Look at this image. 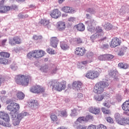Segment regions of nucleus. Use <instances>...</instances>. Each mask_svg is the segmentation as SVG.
<instances>
[{
	"instance_id": "nucleus-1",
	"label": "nucleus",
	"mask_w": 129,
	"mask_h": 129,
	"mask_svg": "<svg viewBox=\"0 0 129 129\" xmlns=\"http://www.w3.org/2000/svg\"><path fill=\"white\" fill-rule=\"evenodd\" d=\"M7 109L10 111V115L13 121V124L16 126V125H19L21 120L25 117V116H28L29 113L23 111L21 113L18 114V111L20 109V104L17 103H11L7 106Z\"/></svg>"
},
{
	"instance_id": "nucleus-2",
	"label": "nucleus",
	"mask_w": 129,
	"mask_h": 129,
	"mask_svg": "<svg viewBox=\"0 0 129 129\" xmlns=\"http://www.w3.org/2000/svg\"><path fill=\"white\" fill-rule=\"evenodd\" d=\"M32 80V77L30 76L19 75L15 78V81L17 84L22 86H28L30 81Z\"/></svg>"
},
{
	"instance_id": "nucleus-3",
	"label": "nucleus",
	"mask_w": 129,
	"mask_h": 129,
	"mask_svg": "<svg viewBox=\"0 0 129 129\" xmlns=\"http://www.w3.org/2000/svg\"><path fill=\"white\" fill-rule=\"evenodd\" d=\"M109 86L108 82L103 81H100L95 85L94 92L96 94H101V93H103L105 88H107Z\"/></svg>"
},
{
	"instance_id": "nucleus-4",
	"label": "nucleus",
	"mask_w": 129,
	"mask_h": 129,
	"mask_svg": "<svg viewBox=\"0 0 129 129\" xmlns=\"http://www.w3.org/2000/svg\"><path fill=\"white\" fill-rule=\"evenodd\" d=\"M96 22L94 20H91L86 22V25L87 27V30L91 33L96 32L98 35H100L99 33L102 32V29L99 26L95 28Z\"/></svg>"
},
{
	"instance_id": "nucleus-5",
	"label": "nucleus",
	"mask_w": 129,
	"mask_h": 129,
	"mask_svg": "<svg viewBox=\"0 0 129 129\" xmlns=\"http://www.w3.org/2000/svg\"><path fill=\"white\" fill-rule=\"evenodd\" d=\"M48 86H50L52 90H56V91L60 92L66 89V84L63 82H58L57 80H53L49 82Z\"/></svg>"
},
{
	"instance_id": "nucleus-6",
	"label": "nucleus",
	"mask_w": 129,
	"mask_h": 129,
	"mask_svg": "<svg viewBox=\"0 0 129 129\" xmlns=\"http://www.w3.org/2000/svg\"><path fill=\"white\" fill-rule=\"evenodd\" d=\"M100 74V72L97 71H89L86 74V77L89 79H96Z\"/></svg>"
},
{
	"instance_id": "nucleus-7",
	"label": "nucleus",
	"mask_w": 129,
	"mask_h": 129,
	"mask_svg": "<svg viewBox=\"0 0 129 129\" xmlns=\"http://www.w3.org/2000/svg\"><path fill=\"white\" fill-rule=\"evenodd\" d=\"M30 91L33 93H43L45 92V88L40 86H35L30 89Z\"/></svg>"
},
{
	"instance_id": "nucleus-8",
	"label": "nucleus",
	"mask_w": 129,
	"mask_h": 129,
	"mask_svg": "<svg viewBox=\"0 0 129 129\" xmlns=\"http://www.w3.org/2000/svg\"><path fill=\"white\" fill-rule=\"evenodd\" d=\"M51 18L53 19H58L61 17V12L58 9L53 10L50 14Z\"/></svg>"
},
{
	"instance_id": "nucleus-9",
	"label": "nucleus",
	"mask_w": 129,
	"mask_h": 129,
	"mask_svg": "<svg viewBox=\"0 0 129 129\" xmlns=\"http://www.w3.org/2000/svg\"><path fill=\"white\" fill-rule=\"evenodd\" d=\"M73 88L74 90L80 91L82 90V83L80 81H75L72 84Z\"/></svg>"
},
{
	"instance_id": "nucleus-10",
	"label": "nucleus",
	"mask_w": 129,
	"mask_h": 129,
	"mask_svg": "<svg viewBox=\"0 0 129 129\" xmlns=\"http://www.w3.org/2000/svg\"><path fill=\"white\" fill-rule=\"evenodd\" d=\"M86 52V50L84 47H77L75 51V54L79 57L84 56Z\"/></svg>"
},
{
	"instance_id": "nucleus-11",
	"label": "nucleus",
	"mask_w": 129,
	"mask_h": 129,
	"mask_svg": "<svg viewBox=\"0 0 129 129\" xmlns=\"http://www.w3.org/2000/svg\"><path fill=\"white\" fill-rule=\"evenodd\" d=\"M119 45H120L119 39L117 38H114L112 39L110 46L111 48H115V47H117V46H119Z\"/></svg>"
},
{
	"instance_id": "nucleus-12",
	"label": "nucleus",
	"mask_w": 129,
	"mask_h": 129,
	"mask_svg": "<svg viewBox=\"0 0 129 129\" xmlns=\"http://www.w3.org/2000/svg\"><path fill=\"white\" fill-rule=\"evenodd\" d=\"M0 118H2L4 121L10 122V116L5 111L0 112Z\"/></svg>"
},
{
	"instance_id": "nucleus-13",
	"label": "nucleus",
	"mask_w": 129,
	"mask_h": 129,
	"mask_svg": "<svg viewBox=\"0 0 129 129\" xmlns=\"http://www.w3.org/2000/svg\"><path fill=\"white\" fill-rule=\"evenodd\" d=\"M29 107L32 109H37L39 107V103L36 100H31L29 102Z\"/></svg>"
},
{
	"instance_id": "nucleus-14",
	"label": "nucleus",
	"mask_w": 129,
	"mask_h": 129,
	"mask_svg": "<svg viewBox=\"0 0 129 129\" xmlns=\"http://www.w3.org/2000/svg\"><path fill=\"white\" fill-rule=\"evenodd\" d=\"M117 74H118V72H117V71H116L115 70H112L109 72V75L110 76H112L114 77V80L115 81H118V80H119V78L117 76Z\"/></svg>"
},
{
	"instance_id": "nucleus-15",
	"label": "nucleus",
	"mask_w": 129,
	"mask_h": 129,
	"mask_svg": "<svg viewBox=\"0 0 129 129\" xmlns=\"http://www.w3.org/2000/svg\"><path fill=\"white\" fill-rule=\"evenodd\" d=\"M39 24L42 26H44L45 28H47V29H50V28H51V26H50V21H49V20L41 19L39 22Z\"/></svg>"
},
{
	"instance_id": "nucleus-16",
	"label": "nucleus",
	"mask_w": 129,
	"mask_h": 129,
	"mask_svg": "<svg viewBox=\"0 0 129 129\" xmlns=\"http://www.w3.org/2000/svg\"><path fill=\"white\" fill-rule=\"evenodd\" d=\"M58 38L56 37H51L50 39V44L53 48H56L58 45Z\"/></svg>"
},
{
	"instance_id": "nucleus-17",
	"label": "nucleus",
	"mask_w": 129,
	"mask_h": 129,
	"mask_svg": "<svg viewBox=\"0 0 129 129\" xmlns=\"http://www.w3.org/2000/svg\"><path fill=\"white\" fill-rule=\"evenodd\" d=\"M57 28L59 31H63L66 28L65 22L59 21L57 23Z\"/></svg>"
},
{
	"instance_id": "nucleus-18",
	"label": "nucleus",
	"mask_w": 129,
	"mask_h": 129,
	"mask_svg": "<svg viewBox=\"0 0 129 129\" xmlns=\"http://www.w3.org/2000/svg\"><path fill=\"white\" fill-rule=\"evenodd\" d=\"M129 13V6L128 7H122L119 11V14L121 16H123L125 14H128Z\"/></svg>"
},
{
	"instance_id": "nucleus-19",
	"label": "nucleus",
	"mask_w": 129,
	"mask_h": 129,
	"mask_svg": "<svg viewBox=\"0 0 129 129\" xmlns=\"http://www.w3.org/2000/svg\"><path fill=\"white\" fill-rule=\"evenodd\" d=\"M89 110L90 112L94 114H98L100 112V109L98 107H91L89 108Z\"/></svg>"
},
{
	"instance_id": "nucleus-20",
	"label": "nucleus",
	"mask_w": 129,
	"mask_h": 129,
	"mask_svg": "<svg viewBox=\"0 0 129 129\" xmlns=\"http://www.w3.org/2000/svg\"><path fill=\"white\" fill-rule=\"evenodd\" d=\"M61 11L64 13H69V14H73L74 13V9L69 7H64L61 9Z\"/></svg>"
},
{
	"instance_id": "nucleus-21",
	"label": "nucleus",
	"mask_w": 129,
	"mask_h": 129,
	"mask_svg": "<svg viewBox=\"0 0 129 129\" xmlns=\"http://www.w3.org/2000/svg\"><path fill=\"white\" fill-rule=\"evenodd\" d=\"M60 46L61 49L62 50H64V51H66V50L69 49V44L66 42L64 41H61L60 43Z\"/></svg>"
},
{
	"instance_id": "nucleus-22",
	"label": "nucleus",
	"mask_w": 129,
	"mask_h": 129,
	"mask_svg": "<svg viewBox=\"0 0 129 129\" xmlns=\"http://www.w3.org/2000/svg\"><path fill=\"white\" fill-rule=\"evenodd\" d=\"M75 28H76L78 31H79L80 32H83V31L85 30V26L83 23H80L75 26Z\"/></svg>"
},
{
	"instance_id": "nucleus-23",
	"label": "nucleus",
	"mask_w": 129,
	"mask_h": 129,
	"mask_svg": "<svg viewBox=\"0 0 129 129\" xmlns=\"http://www.w3.org/2000/svg\"><path fill=\"white\" fill-rule=\"evenodd\" d=\"M73 126H74L76 129H87V126L84 125L77 124V123H74Z\"/></svg>"
},
{
	"instance_id": "nucleus-24",
	"label": "nucleus",
	"mask_w": 129,
	"mask_h": 129,
	"mask_svg": "<svg viewBox=\"0 0 129 129\" xmlns=\"http://www.w3.org/2000/svg\"><path fill=\"white\" fill-rule=\"evenodd\" d=\"M122 108L125 111H129V101H126L122 105Z\"/></svg>"
},
{
	"instance_id": "nucleus-25",
	"label": "nucleus",
	"mask_w": 129,
	"mask_h": 129,
	"mask_svg": "<svg viewBox=\"0 0 129 129\" xmlns=\"http://www.w3.org/2000/svg\"><path fill=\"white\" fill-rule=\"evenodd\" d=\"M103 98H104V95H96L94 96V99L97 102L102 101Z\"/></svg>"
},
{
	"instance_id": "nucleus-26",
	"label": "nucleus",
	"mask_w": 129,
	"mask_h": 129,
	"mask_svg": "<svg viewBox=\"0 0 129 129\" xmlns=\"http://www.w3.org/2000/svg\"><path fill=\"white\" fill-rule=\"evenodd\" d=\"M84 121H86L85 117L82 116L79 117L77 119V120L74 122V123H77V124H79V123H82V122H84Z\"/></svg>"
},
{
	"instance_id": "nucleus-27",
	"label": "nucleus",
	"mask_w": 129,
	"mask_h": 129,
	"mask_svg": "<svg viewBox=\"0 0 129 129\" xmlns=\"http://www.w3.org/2000/svg\"><path fill=\"white\" fill-rule=\"evenodd\" d=\"M40 71L41 72H44V73H47L48 71H49V68H48V66L46 64L42 65L40 68Z\"/></svg>"
},
{
	"instance_id": "nucleus-28",
	"label": "nucleus",
	"mask_w": 129,
	"mask_h": 129,
	"mask_svg": "<svg viewBox=\"0 0 129 129\" xmlns=\"http://www.w3.org/2000/svg\"><path fill=\"white\" fill-rule=\"evenodd\" d=\"M127 49L126 47L122 46L120 49V51L118 52L119 56H123L124 53L126 52Z\"/></svg>"
},
{
	"instance_id": "nucleus-29",
	"label": "nucleus",
	"mask_w": 129,
	"mask_h": 129,
	"mask_svg": "<svg viewBox=\"0 0 129 129\" xmlns=\"http://www.w3.org/2000/svg\"><path fill=\"white\" fill-rule=\"evenodd\" d=\"M17 97L20 100H23L25 98V94L22 92H18L17 94Z\"/></svg>"
},
{
	"instance_id": "nucleus-30",
	"label": "nucleus",
	"mask_w": 129,
	"mask_h": 129,
	"mask_svg": "<svg viewBox=\"0 0 129 129\" xmlns=\"http://www.w3.org/2000/svg\"><path fill=\"white\" fill-rule=\"evenodd\" d=\"M0 124L6 127H11V126H12L11 123L8 121L4 122V121H2V120H0Z\"/></svg>"
},
{
	"instance_id": "nucleus-31",
	"label": "nucleus",
	"mask_w": 129,
	"mask_h": 129,
	"mask_svg": "<svg viewBox=\"0 0 129 129\" xmlns=\"http://www.w3.org/2000/svg\"><path fill=\"white\" fill-rule=\"evenodd\" d=\"M104 28L105 30L109 31V30H111V29H112V25L110 24L109 23L106 22L104 25Z\"/></svg>"
},
{
	"instance_id": "nucleus-32",
	"label": "nucleus",
	"mask_w": 129,
	"mask_h": 129,
	"mask_svg": "<svg viewBox=\"0 0 129 129\" xmlns=\"http://www.w3.org/2000/svg\"><path fill=\"white\" fill-rule=\"evenodd\" d=\"M118 67L121 68L122 69H127L128 68V64L127 63H123L120 62L118 64Z\"/></svg>"
},
{
	"instance_id": "nucleus-33",
	"label": "nucleus",
	"mask_w": 129,
	"mask_h": 129,
	"mask_svg": "<svg viewBox=\"0 0 129 129\" xmlns=\"http://www.w3.org/2000/svg\"><path fill=\"white\" fill-rule=\"evenodd\" d=\"M86 56L89 60H92V57L94 56V53L92 51H88Z\"/></svg>"
},
{
	"instance_id": "nucleus-34",
	"label": "nucleus",
	"mask_w": 129,
	"mask_h": 129,
	"mask_svg": "<svg viewBox=\"0 0 129 129\" xmlns=\"http://www.w3.org/2000/svg\"><path fill=\"white\" fill-rule=\"evenodd\" d=\"M126 119L125 118H121L117 122L119 124L121 125H125Z\"/></svg>"
},
{
	"instance_id": "nucleus-35",
	"label": "nucleus",
	"mask_w": 129,
	"mask_h": 129,
	"mask_svg": "<svg viewBox=\"0 0 129 129\" xmlns=\"http://www.w3.org/2000/svg\"><path fill=\"white\" fill-rule=\"evenodd\" d=\"M37 55H36V57L41 58V57H43L44 56V54H45V51L43 50H37Z\"/></svg>"
},
{
	"instance_id": "nucleus-36",
	"label": "nucleus",
	"mask_w": 129,
	"mask_h": 129,
	"mask_svg": "<svg viewBox=\"0 0 129 129\" xmlns=\"http://www.w3.org/2000/svg\"><path fill=\"white\" fill-rule=\"evenodd\" d=\"M0 64H4V65H7V64H9V61L8 59L5 58H0Z\"/></svg>"
},
{
	"instance_id": "nucleus-37",
	"label": "nucleus",
	"mask_w": 129,
	"mask_h": 129,
	"mask_svg": "<svg viewBox=\"0 0 129 129\" xmlns=\"http://www.w3.org/2000/svg\"><path fill=\"white\" fill-rule=\"evenodd\" d=\"M60 114L62 117H67L68 116V113L67 112V110L64 109L63 110L60 111Z\"/></svg>"
},
{
	"instance_id": "nucleus-38",
	"label": "nucleus",
	"mask_w": 129,
	"mask_h": 129,
	"mask_svg": "<svg viewBox=\"0 0 129 129\" xmlns=\"http://www.w3.org/2000/svg\"><path fill=\"white\" fill-rule=\"evenodd\" d=\"M0 56L6 59V58H9L10 53L8 52H0Z\"/></svg>"
},
{
	"instance_id": "nucleus-39",
	"label": "nucleus",
	"mask_w": 129,
	"mask_h": 129,
	"mask_svg": "<svg viewBox=\"0 0 129 129\" xmlns=\"http://www.w3.org/2000/svg\"><path fill=\"white\" fill-rule=\"evenodd\" d=\"M93 61L92 59L85 60L81 62V64L83 65H87L88 64L91 63Z\"/></svg>"
},
{
	"instance_id": "nucleus-40",
	"label": "nucleus",
	"mask_w": 129,
	"mask_h": 129,
	"mask_svg": "<svg viewBox=\"0 0 129 129\" xmlns=\"http://www.w3.org/2000/svg\"><path fill=\"white\" fill-rule=\"evenodd\" d=\"M10 10H11V7H10V6H4L3 5L2 14H4V13H7L8 11H10Z\"/></svg>"
},
{
	"instance_id": "nucleus-41",
	"label": "nucleus",
	"mask_w": 129,
	"mask_h": 129,
	"mask_svg": "<svg viewBox=\"0 0 129 129\" xmlns=\"http://www.w3.org/2000/svg\"><path fill=\"white\" fill-rule=\"evenodd\" d=\"M50 118L53 122H56L57 120H58V118L57 117V116L55 114H52L50 116Z\"/></svg>"
},
{
	"instance_id": "nucleus-42",
	"label": "nucleus",
	"mask_w": 129,
	"mask_h": 129,
	"mask_svg": "<svg viewBox=\"0 0 129 129\" xmlns=\"http://www.w3.org/2000/svg\"><path fill=\"white\" fill-rule=\"evenodd\" d=\"M14 40L15 41V44H21L22 43V40L19 36L14 37Z\"/></svg>"
},
{
	"instance_id": "nucleus-43",
	"label": "nucleus",
	"mask_w": 129,
	"mask_h": 129,
	"mask_svg": "<svg viewBox=\"0 0 129 129\" xmlns=\"http://www.w3.org/2000/svg\"><path fill=\"white\" fill-rule=\"evenodd\" d=\"M78 113H77V110L76 109H74L72 110V112L71 113V116H77Z\"/></svg>"
},
{
	"instance_id": "nucleus-44",
	"label": "nucleus",
	"mask_w": 129,
	"mask_h": 129,
	"mask_svg": "<svg viewBox=\"0 0 129 129\" xmlns=\"http://www.w3.org/2000/svg\"><path fill=\"white\" fill-rule=\"evenodd\" d=\"M99 37V34H97V33H95L91 36V40L92 42H94V40L96 38Z\"/></svg>"
},
{
	"instance_id": "nucleus-45",
	"label": "nucleus",
	"mask_w": 129,
	"mask_h": 129,
	"mask_svg": "<svg viewBox=\"0 0 129 129\" xmlns=\"http://www.w3.org/2000/svg\"><path fill=\"white\" fill-rule=\"evenodd\" d=\"M87 11L88 13H90V14H91L92 15H95V14H96V11H95V10L93 8H89Z\"/></svg>"
},
{
	"instance_id": "nucleus-46",
	"label": "nucleus",
	"mask_w": 129,
	"mask_h": 129,
	"mask_svg": "<svg viewBox=\"0 0 129 129\" xmlns=\"http://www.w3.org/2000/svg\"><path fill=\"white\" fill-rule=\"evenodd\" d=\"M5 1L6 0H2L1 2H0V13L1 14L3 13V10L4 9V4L5 3Z\"/></svg>"
},
{
	"instance_id": "nucleus-47",
	"label": "nucleus",
	"mask_w": 129,
	"mask_h": 129,
	"mask_svg": "<svg viewBox=\"0 0 129 129\" xmlns=\"http://www.w3.org/2000/svg\"><path fill=\"white\" fill-rule=\"evenodd\" d=\"M98 60L100 61H105L106 60V54H104L103 55H100L98 57Z\"/></svg>"
},
{
	"instance_id": "nucleus-48",
	"label": "nucleus",
	"mask_w": 129,
	"mask_h": 129,
	"mask_svg": "<svg viewBox=\"0 0 129 129\" xmlns=\"http://www.w3.org/2000/svg\"><path fill=\"white\" fill-rule=\"evenodd\" d=\"M114 117L117 122L121 118L120 117V114H119L118 113H116L115 114Z\"/></svg>"
},
{
	"instance_id": "nucleus-49",
	"label": "nucleus",
	"mask_w": 129,
	"mask_h": 129,
	"mask_svg": "<svg viewBox=\"0 0 129 129\" xmlns=\"http://www.w3.org/2000/svg\"><path fill=\"white\" fill-rule=\"evenodd\" d=\"M9 44H10V45H11L12 46H15V45L16 44L15 37L13 38H10L9 39Z\"/></svg>"
},
{
	"instance_id": "nucleus-50",
	"label": "nucleus",
	"mask_w": 129,
	"mask_h": 129,
	"mask_svg": "<svg viewBox=\"0 0 129 129\" xmlns=\"http://www.w3.org/2000/svg\"><path fill=\"white\" fill-rule=\"evenodd\" d=\"M113 59V55L111 54H106V60H108V61H110Z\"/></svg>"
},
{
	"instance_id": "nucleus-51",
	"label": "nucleus",
	"mask_w": 129,
	"mask_h": 129,
	"mask_svg": "<svg viewBox=\"0 0 129 129\" xmlns=\"http://www.w3.org/2000/svg\"><path fill=\"white\" fill-rule=\"evenodd\" d=\"M85 118L86 119V121L88 120H93V116L91 115H88L86 117H85Z\"/></svg>"
},
{
	"instance_id": "nucleus-52",
	"label": "nucleus",
	"mask_w": 129,
	"mask_h": 129,
	"mask_svg": "<svg viewBox=\"0 0 129 129\" xmlns=\"http://www.w3.org/2000/svg\"><path fill=\"white\" fill-rule=\"evenodd\" d=\"M42 38L43 37H42L41 35L38 36L36 35H34L33 36V40H41Z\"/></svg>"
},
{
	"instance_id": "nucleus-53",
	"label": "nucleus",
	"mask_w": 129,
	"mask_h": 129,
	"mask_svg": "<svg viewBox=\"0 0 129 129\" xmlns=\"http://www.w3.org/2000/svg\"><path fill=\"white\" fill-rule=\"evenodd\" d=\"M47 52H48L49 54H55V50L54 49H52V48H47L46 50Z\"/></svg>"
},
{
	"instance_id": "nucleus-54",
	"label": "nucleus",
	"mask_w": 129,
	"mask_h": 129,
	"mask_svg": "<svg viewBox=\"0 0 129 129\" xmlns=\"http://www.w3.org/2000/svg\"><path fill=\"white\" fill-rule=\"evenodd\" d=\"M102 111L103 113H105V114H108L110 112L108 109H105V108H102Z\"/></svg>"
},
{
	"instance_id": "nucleus-55",
	"label": "nucleus",
	"mask_w": 129,
	"mask_h": 129,
	"mask_svg": "<svg viewBox=\"0 0 129 129\" xmlns=\"http://www.w3.org/2000/svg\"><path fill=\"white\" fill-rule=\"evenodd\" d=\"M106 120L108 122H109L110 123H113V120L110 117H107Z\"/></svg>"
},
{
	"instance_id": "nucleus-56",
	"label": "nucleus",
	"mask_w": 129,
	"mask_h": 129,
	"mask_svg": "<svg viewBox=\"0 0 129 129\" xmlns=\"http://www.w3.org/2000/svg\"><path fill=\"white\" fill-rule=\"evenodd\" d=\"M11 69L12 70H14V71H15V70H17V69H18V66H17L16 64H12L11 66Z\"/></svg>"
},
{
	"instance_id": "nucleus-57",
	"label": "nucleus",
	"mask_w": 129,
	"mask_h": 129,
	"mask_svg": "<svg viewBox=\"0 0 129 129\" xmlns=\"http://www.w3.org/2000/svg\"><path fill=\"white\" fill-rule=\"evenodd\" d=\"M98 129H106V126L103 124H100L98 126Z\"/></svg>"
},
{
	"instance_id": "nucleus-58",
	"label": "nucleus",
	"mask_w": 129,
	"mask_h": 129,
	"mask_svg": "<svg viewBox=\"0 0 129 129\" xmlns=\"http://www.w3.org/2000/svg\"><path fill=\"white\" fill-rule=\"evenodd\" d=\"M87 129H96V125L93 124L90 125Z\"/></svg>"
},
{
	"instance_id": "nucleus-59",
	"label": "nucleus",
	"mask_w": 129,
	"mask_h": 129,
	"mask_svg": "<svg viewBox=\"0 0 129 129\" xmlns=\"http://www.w3.org/2000/svg\"><path fill=\"white\" fill-rule=\"evenodd\" d=\"M33 57H34V58H39V57H37L36 56H37V55H38V50H33Z\"/></svg>"
},
{
	"instance_id": "nucleus-60",
	"label": "nucleus",
	"mask_w": 129,
	"mask_h": 129,
	"mask_svg": "<svg viewBox=\"0 0 129 129\" xmlns=\"http://www.w3.org/2000/svg\"><path fill=\"white\" fill-rule=\"evenodd\" d=\"M33 54H34L33 51L30 52L29 53H28L27 54L28 58H29V59H31V58H32V57H33Z\"/></svg>"
},
{
	"instance_id": "nucleus-61",
	"label": "nucleus",
	"mask_w": 129,
	"mask_h": 129,
	"mask_svg": "<svg viewBox=\"0 0 129 129\" xmlns=\"http://www.w3.org/2000/svg\"><path fill=\"white\" fill-rule=\"evenodd\" d=\"M109 47V45H108V44H103L101 46V48L102 49H108Z\"/></svg>"
},
{
	"instance_id": "nucleus-62",
	"label": "nucleus",
	"mask_w": 129,
	"mask_h": 129,
	"mask_svg": "<svg viewBox=\"0 0 129 129\" xmlns=\"http://www.w3.org/2000/svg\"><path fill=\"white\" fill-rule=\"evenodd\" d=\"M18 18L19 19H25V15L23 14V13H20L18 15Z\"/></svg>"
},
{
	"instance_id": "nucleus-63",
	"label": "nucleus",
	"mask_w": 129,
	"mask_h": 129,
	"mask_svg": "<svg viewBox=\"0 0 129 129\" xmlns=\"http://www.w3.org/2000/svg\"><path fill=\"white\" fill-rule=\"evenodd\" d=\"M104 106H106V107H107L108 108H109V107H110V103H109V102H106V103H104Z\"/></svg>"
},
{
	"instance_id": "nucleus-64",
	"label": "nucleus",
	"mask_w": 129,
	"mask_h": 129,
	"mask_svg": "<svg viewBox=\"0 0 129 129\" xmlns=\"http://www.w3.org/2000/svg\"><path fill=\"white\" fill-rule=\"evenodd\" d=\"M77 43H78V44H80L82 43V40L80 38H77Z\"/></svg>"
}]
</instances>
